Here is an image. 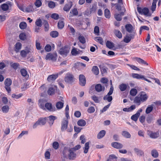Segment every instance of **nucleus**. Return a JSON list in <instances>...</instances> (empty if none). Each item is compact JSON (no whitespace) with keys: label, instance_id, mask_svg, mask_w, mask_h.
I'll list each match as a JSON object with an SVG mask.
<instances>
[{"label":"nucleus","instance_id":"nucleus-64","mask_svg":"<svg viewBox=\"0 0 161 161\" xmlns=\"http://www.w3.org/2000/svg\"><path fill=\"white\" fill-rule=\"evenodd\" d=\"M95 109L94 108L91 106L90 107L87 109V112L89 113H92L95 111Z\"/></svg>","mask_w":161,"mask_h":161},{"label":"nucleus","instance_id":"nucleus-40","mask_svg":"<svg viewBox=\"0 0 161 161\" xmlns=\"http://www.w3.org/2000/svg\"><path fill=\"white\" fill-rule=\"evenodd\" d=\"M81 52L82 51L79 50L77 51L76 48H74L72 49L71 53L73 55L75 56L80 53V52Z\"/></svg>","mask_w":161,"mask_h":161},{"label":"nucleus","instance_id":"nucleus-2","mask_svg":"<svg viewBox=\"0 0 161 161\" xmlns=\"http://www.w3.org/2000/svg\"><path fill=\"white\" fill-rule=\"evenodd\" d=\"M74 76L72 74L68 73L66 74L64 80L68 83L72 84L74 82Z\"/></svg>","mask_w":161,"mask_h":161},{"label":"nucleus","instance_id":"nucleus-9","mask_svg":"<svg viewBox=\"0 0 161 161\" xmlns=\"http://www.w3.org/2000/svg\"><path fill=\"white\" fill-rule=\"evenodd\" d=\"M79 84L82 86H84L86 84V79L83 75H80L79 76Z\"/></svg>","mask_w":161,"mask_h":161},{"label":"nucleus","instance_id":"nucleus-18","mask_svg":"<svg viewBox=\"0 0 161 161\" xmlns=\"http://www.w3.org/2000/svg\"><path fill=\"white\" fill-rule=\"evenodd\" d=\"M70 150V148H69L67 147H65L64 148L63 154L64 158H66L68 157Z\"/></svg>","mask_w":161,"mask_h":161},{"label":"nucleus","instance_id":"nucleus-20","mask_svg":"<svg viewBox=\"0 0 161 161\" xmlns=\"http://www.w3.org/2000/svg\"><path fill=\"white\" fill-rule=\"evenodd\" d=\"M47 118L49 119V121L48 123L50 125H52L53 124L54 120L57 118L56 116L53 115H50Z\"/></svg>","mask_w":161,"mask_h":161},{"label":"nucleus","instance_id":"nucleus-30","mask_svg":"<svg viewBox=\"0 0 161 161\" xmlns=\"http://www.w3.org/2000/svg\"><path fill=\"white\" fill-rule=\"evenodd\" d=\"M106 131L104 130H102L98 134L97 137L98 139L103 137L105 135Z\"/></svg>","mask_w":161,"mask_h":161},{"label":"nucleus","instance_id":"nucleus-27","mask_svg":"<svg viewBox=\"0 0 161 161\" xmlns=\"http://www.w3.org/2000/svg\"><path fill=\"white\" fill-rule=\"evenodd\" d=\"M76 156V154L73 152V148H70V151L68 156V157L69 158V159H72L73 158H75Z\"/></svg>","mask_w":161,"mask_h":161},{"label":"nucleus","instance_id":"nucleus-63","mask_svg":"<svg viewBox=\"0 0 161 161\" xmlns=\"http://www.w3.org/2000/svg\"><path fill=\"white\" fill-rule=\"evenodd\" d=\"M72 12L73 14L74 15L76 16L78 14V13L77 9L76 8H74L71 10V11L70 12L71 13Z\"/></svg>","mask_w":161,"mask_h":161},{"label":"nucleus","instance_id":"nucleus-25","mask_svg":"<svg viewBox=\"0 0 161 161\" xmlns=\"http://www.w3.org/2000/svg\"><path fill=\"white\" fill-rule=\"evenodd\" d=\"M92 70V72L96 75H98L99 73V69L97 66H93Z\"/></svg>","mask_w":161,"mask_h":161},{"label":"nucleus","instance_id":"nucleus-37","mask_svg":"<svg viewBox=\"0 0 161 161\" xmlns=\"http://www.w3.org/2000/svg\"><path fill=\"white\" fill-rule=\"evenodd\" d=\"M106 45L107 47L110 49H112L114 47V44L108 41L107 42Z\"/></svg>","mask_w":161,"mask_h":161},{"label":"nucleus","instance_id":"nucleus-31","mask_svg":"<svg viewBox=\"0 0 161 161\" xmlns=\"http://www.w3.org/2000/svg\"><path fill=\"white\" fill-rule=\"evenodd\" d=\"M46 118L40 119L37 121L38 122L39 125H44L46 122Z\"/></svg>","mask_w":161,"mask_h":161},{"label":"nucleus","instance_id":"nucleus-58","mask_svg":"<svg viewBox=\"0 0 161 161\" xmlns=\"http://www.w3.org/2000/svg\"><path fill=\"white\" fill-rule=\"evenodd\" d=\"M48 7L51 8H53L55 6V3L53 1H49L48 3Z\"/></svg>","mask_w":161,"mask_h":161},{"label":"nucleus","instance_id":"nucleus-55","mask_svg":"<svg viewBox=\"0 0 161 161\" xmlns=\"http://www.w3.org/2000/svg\"><path fill=\"white\" fill-rule=\"evenodd\" d=\"M36 26L41 27L42 26V21L40 19H38L36 20L35 22Z\"/></svg>","mask_w":161,"mask_h":161},{"label":"nucleus","instance_id":"nucleus-15","mask_svg":"<svg viewBox=\"0 0 161 161\" xmlns=\"http://www.w3.org/2000/svg\"><path fill=\"white\" fill-rule=\"evenodd\" d=\"M44 107H45L47 110L50 111H54L55 110V107H53L52 104L50 103H46L45 104Z\"/></svg>","mask_w":161,"mask_h":161},{"label":"nucleus","instance_id":"nucleus-62","mask_svg":"<svg viewBox=\"0 0 161 161\" xmlns=\"http://www.w3.org/2000/svg\"><path fill=\"white\" fill-rule=\"evenodd\" d=\"M19 37L21 40H24L26 38V35L25 33H22L19 35Z\"/></svg>","mask_w":161,"mask_h":161},{"label":"nucleus","instance_id":"nucleus-21","mask_svg":"<svg viewBox=\"0 0 161 161\" xmlns=\"http://www.w3.org/2000/svg\"><path fill=\"white\" fill-rule=\"evenodd\" d=\"M34 11V9L32 4L29 5L25 9V11L27 13L33 12Z\"/></svg>","mask_w":161,"mask_h":161},{"label":"nucleus","instance_id":"nucleus-17","mask_svg":"<svg viewBox=\"0 0 161 161\" xmlns=\"http://www.w3.org/2000/svg\"><path fill=\"white\" fill-rule=\"evenodd\" d=\"M31 51H32V50L30 48L26 49L25 51L23 50L21 51L20 54L22 57L24 58L26 56L27 54L29 53H30Z\"/></svg>","mask_w":161,"mask_h":161},{"label":"nucleus","instance_id":"nucleus-38","mask_svg":"<svg viewBox=\"0 0 161 161\" xmlns=\"http://www.w3.org/2000/svg\"><path fill=\"white\" fill-rule=\"evenodd\" d=\"M122 135L123 136L126 138H130L131 137V135L130 133L127 131H123L122 132Z\"/></svg>","mask_w":161,"mask_h":161},{"label":"nucleus","instance_id":"nucleus-41","mask_svg":"<svg viewBox=\"0 0 161 161\" xmlns=\"http://www.w3.org/2000/svg\"><path fill=\"white\" fill-rule=\"evenodd\" d=\"M127 87V85L126 84L122 83L119 85V88L121 91H125Z\"/></svg>","mask_w":161,"mask_h":161},{"label":"nucleus","instance_id":"nucleus-24","mask_svg":"<svg viewBox=\"0 0 161 161\" xmlns=\"http://www.w3.org/2000/svg\"><path fill=\"white\" fill-rule=\"evenodd\" d=\"M149 133V135L150 137L153 138H157L159 136V133L158 132H150Z\"/></svg>","mask_w":161,"mask_h":161},{"label":"nucleus","instance_id":"nucleus-46","mask_svg":"<svg viewBox=\"0 0 161 161\" xmlns=\"http://www.w3.org/2000/svg\"><path fill=\"white\" fill-rule=\"evenodd\" d=\"M50 35L53 37H56L58 35V33L56 31H53L50 32Z\"/></svg>","mask_w":161,"mask_h":161},{"label":"nucleus","instance_id":"nucleus-60","mask_svg":"<svg viewBox=\"0 0 161 161\" xmlns=\"http://www.w3.org/2000/svg\"><path fill=\"white\" fill-rule=\"evenodd\" d=\"M114 18L118 21H120L122 19L121 15L118 14H115L114 15Z\"/></svg>","mask_w":161,"mask_h":161},{"label":"nucleus","instance_id":"nucleus-48","mask_svg":"<svg viewBox=\"0 0 161 161\" xmlns=\"http://www.w3.org/2000/svg\"><path fill=\"white\" fill-rule=\"evenodd\" d=\"M95 41L99 42L100 44L103 45V43L102 38L101 37L97 36L95 38Z\"/></svg>","mask_w":161,"mask_h":161},{"label":"nucleus","instance_id":"nucleus-10","mask_svg":"<svg viewBox=\"0 0 161 161\" xmlns=\"http://www.w3.org/2000/svg\"><path fill=\"white\" fill-rule=\"evenodd\" d=\"M12 6L11 3H3L0 7L3 11H6L8 10L9 8L11 7Z\"/></svg>","mask_w":161,"mask_h":161},{"label":"nucleus","instance_id":"nucleus-8","mask_svg":"<svg viewBox=\"0 0 161 161\" xmlns=\"http://www.w3.org/2000/svg\"><path fill=\"white\" fill-rule=\"evenodd\" d=\"M69 52V50L66 47L62 48L59 50V53L60 54L64 57L66 56Z\"/></svg>","mask_w":161,"mask_h":161},{"label":"nucleus","instance_id":"nucleus-50","mask_svg":"<svg viewBox=\"0 0 161 161\" xmlns=\"http://www.w3.org/2000/svg\"><path fill=\"white\" fill-rule=\"evenodd\" d=\"M104 15L106 18H109L110 17L109 10L108 9H106L104 11Z\"/></svg>","mask_w":161,"mask_h":161},{"label":"nucleus","instance_id":"nucleus-45","mask_svg":"<svg viewBox=\"0 0 161 161\" xmlns=\"http://www.w3.org/2000/svg\"><path fill=\"white\" fill-rule=\"evenodd\" d=\"M20 73L23 77H25L27 75L28 73L26 69L24 68L21 69L20 70Z\"/></svg>","mask_w":161,"mask_h":161},{"label":"nucleus","instance_id":"nucleus-14","mask_svg":"<svg viewBox=\"0 0 161 161\" xmlns=\"http://www.w3.org/2000/svg\"><path fill=\"white\" fill-rule=\"evenodd\" d=\"M57 78V76L55 74H52L48 76L47 80L49 82H52L54 81Z\"/></svg>","mask_w":161,"mask_h":161},{"label":"nucleus","instance_id":"nucleus-56","mask_svg":"<svg viewBox=\"0 0 161 161\" xmlns=\"http://www.w3.org/2000/svg\"><path fill=\"white\" fill-rule=\"evenodd\" d=\"M34 4L37 8H39L41 6L42 3L40 0H36Z\"/></svg>","mask_w":161,"mask_h":161},{"label":"nucleus","instance_id":"nucleus-54","mask_svg":"<svg viewBox=\"0 0 161 161\" xmlns=\"http://www.w3.org/2000/svg\"><path fill=\"white\" fill-rule=\"evenodd\" d=\"M137 91L136 89L133 88L130 90V94L132 96H135L137 94Z\"/></svg>","mask_w":161,"mask_h":161},{"label":"nucleus","instance_id":"nucleus-35","mask_svg":"<svg viewBox=\"0 0 161 161\" xmlns=\"http://www.w3.org/2000/svg\"><path fill=\"white\" fill-rule=\"evenodd\" d=\"M134 150L136 153L139 156H141L144 153L143 151L140 150L138 148H135L134 149Z\"/></svg>","mask_w":161,"mask_h":161},{"label":"nucleus","instance_id":"nucleus-16","mask_svg":"<svg viewBox=\"0 0 161 161\" xmlns=\"http://www.w3.org/2000/svg\"><path fill=\"white\" fill-rule=\"evenodd\" d=\"M111 145L113 147L117 149H120L123 147V145L122 144L116 142H112L111 143Z\"/></svg>","mask_w":161,"mask_h":161},{"label":"nucleus","instance_id":"nucleus-59","mask_svg":"<svg viewBox=\"0 0 161 161\" xmlns=\"http://www.w3.org/2000/svg\"><path fill=\"white\" fill-rule=\"evenodd\" d=\"M59 146V143L57 142H54L53 143V147L56 150L58 148Z\"/></svg>","mask_w":161,"mask_h":161},{"label":"nucleus","instance_id":"nucleus-33","mask_svg":"<svg viewBox=\"0 0 161 161\" xmlns=\"http://www.w3.org/2000/svg\"><path fill=\"white\" fill-rule=\"evenodd\" d=\"M89 142H87L85 144V146L83 148L84 153H87L89 147Z\"/></svg>","mask_w":161,"mask_h":161},{"label":"nucleus","instance_id":"nucleus-26","mask_svg":"<svg viewBox=\"0 0 161 161\" xmlns=\"http://www.w3.org/2000/svg\"><path fill=\"white\" fill-rule=\"evenodd\" d=\"M64 103L61 102L59 101L56 103V106L58 109H62L64 106Z\"/></svg>","mask_w":161,"mask_h":161},{"label":"nucleus","instance_id":"nucleus-43","mask_svg":"<svg viewBox=\"0 0 161 161\" xmlns=\"http://www.w3.org/2000/svg\"><path fill=\"white\" fill-rule=\"evenodd\" d=\"M154 119L152 115H148L146 118V120L148 123H151L152 121Z\"/></svg>","mask_w":161,"mask_h":161},{"label":"nucleus","instance_id":"nucleus-6","mask_svg":"<svg viewBox=\"0 0 161 161\" xmlns=\"http://www.w3.org/2000/svg\"><path fill=\"white\" fill-rule=\"evenodd\" d=\"M68 124V120L66 118L63 119L61 123V130L62 131H65L67 129Z\"/></svg>","mask_w":161,"mask_h":161},{"label":"nucleus","instance_id":"nucleus-12","mask_svg":"<svg viewBox=\"0 0 161 161\" xmlns=\"http://www.w3.org/2000/svg\"><path fill=\"white\" fill-rule=\"evenodd\" d=\"M141 98V100L142 102H144L146 101L148 98V96L143 92H141L138 95Z\"/></svg>","mask_w":161,"mask_h":161},{"label":"nucleus","instance_id":"nucleus-57","mask_svg":"<svg viewBox=\"0 0 161 161\" xmlns=\"http://www.w3.org/2000/svg\"><path fill=\"white\" fill-rule=\"evenodd\" d=\"M9 108L8 106L5 105L3 106L2 108V110L3 113H7L8 112Z\"/></svg>","mask_w":161,"mask_h":161},{"label":"nucleus","instance_id":"nucleus-61","mask_svg":"<svg viewBox=\"0 0 161 161\" xmlns=\"http://www.w3.org/2000/svg\"><path fill=\"white\" fill-rule=\"evenodd\" d=\"M36 48L38 50H40L42 49V46L41 45L40 43L38 41H36Z\"/></svg>","mask_w":161,"mask_h":161},{"label":"nucleus","instance_id":"nucleus-42","mask_svg":"<svg viewBox=\"0 0 161 161\" xmlns=\"http://www.w3.org/2000/svg\"><path fill=\"white\" fill-rule=\"evenodd\" d=\"M153 109L152 105L149 106L146 109L145 112L147 114H148L151 112Z\"/></svg>","mask_w":161,"mask_h":161},{"label":"nucleus","instance_id":"nucleus-1","mask_svg":"<svg viewBox=\"0 0 161 161\" xmlns=\"http://www.w3.org/2000/svg\"><path fill=\"white\" fill-rule=\"evenodd\" d=\"M137 9L139 14H143L147 16H150L151 15V14L149 13V10L147 8H145L142 9L141 8L138 7Z\"/></svg>","mask_w":161,"mask_h":161},{"label":"nucleus","instance_id":"nucleus-36","mask_svg":"<svg viewBox=\"0 0 161 161\" xmlns=\"http://www.w3.org/2000/svg\"><path fill=\"white\" fill-rule=\"evenodd\" d=\"M114 32L115 36L118 38L119 39L122 38V34L120 31L118 30H115Z\"/></svg>","mask_w":161,"mask_h":161},{"label":"nucleus","instance_id":"nucleus-7","mask_svg":"<svg viewBox=\"0 0 161 161\" xmlns=\"http://www.w3.org/2000/svg\"><path fill=\"white\" fill-rule=\"evenodd\" d=\"M57 91V87L55 86H52L49 88L47 92L48 95H54Z\"/></svg>","mask_w":161,"mask_h":161},{"label":"nucleus","instance_id":"nucleus-49","mask_svg":"<svg viewBox=\"0 0 161 161\" xmlns=\"http://www.w3.org/2000/svg\"><path fill=\"white\" fill-rule=\"evenodd\" d=\"M64 23L63 21H59L58 24V28L60 29H62L64 26Z\"/></svg>","mask_w":161,"mask_h":161},{"label":"nucleus","instance_id":"nucleus-44","mask_svg":"<svg viewBox=\"0 0 161 161\" xmlns=\"http://www.w3.org/2000/svg\"><path fill=\"white\" fill-rule=\"evenodd\" d=\"M10 65L11 66L15 69H17L19 67V64L18 63H10Z\"/></svg>","mask_w":161,"mask_h":161},{"label":"nucleus","instance_id":"nucleus-3","mask_svg":"<svg viewBox=\"0 0 161 161\" xmlns=\"http://www.w3.org/2000/svg\"><path fill=\"white\" fill-rule=\"evenodd\" d=\"M114 91V87L112 86H111L110 88L108 94L103 98V99L104 100H107L108 102H110L113 99V97L110 95L113 93Z\"/></svg>","mask_w":161,"mask_h":161},{"label":"nucleus","instance_id":"nucleus-5","mask_svg":"<svg viewBox=\"0 0 161 161\" xmlns=\"http://www.w3.org/2000/svg\"><path fill=\"white\" fill-rule=\"evenodd\" d=\"M135 35V32H133V33L130 34L129 35H126L123 40L124 42L126 43L129 42L132 39H133L134 38Z\"/></svg>","mask_w":161,"mask_h":161},{"label":"nucleus","instance_id":"nucleus-34","mask_svg":"<svg viewBox=\"0 0 161 161\" xmlns=\"http://www.w3.org/2000/svg\"><path fill=\"white\" fill-rule=\"evenodd\" d=\"M132 77L134 78H136L138 79H142L144 78V76L139 75L138 74H132Z\"/></svg>","mask_w":161,"mask_h":161},{"label":"nucleus","instance_id":"nucleus-51","mask_svg":"<svg viewBox=\"0 0 161 161\" xmlns=\"http://www.w3.org/2000/svg\"><path fill=\"white\" fill-rule=\"evenodd\" d=\"M19 26L21 29H24L26 28L27 24L24 22H22L20 23Z\"/></svg>","mask_w":161,"mask_h":161},{"label":"nucleus","instance_id":"nucleus-22","mask_svg":"<svg viewBox=\"0 0 161 161\" xmlns=\"http://www.w3.org/2000/svg\"><path fill=\"white\" fill-rule=\"evenodd\" d=\"M126 30L129 33H133V28L131 25L130 24H126L125 26Z\"/></svg>","mask_w":161,"mask_h":161},{"label":"nucleus","instance_id":"nucleus-4","mask_svg":"<svg viewBox=\"0 0 161 161\" xmlns=\"http://www.w3.org/2000/svg\"><path fill=\"white\" fill-rule=\"evenodd\" d=\"M57 58V55L56 53H48L46 55L45 59L47 60H50L53 62H55Z\"/></svg>","mask_w":161,"mask_h":161},{"label":"nucleus","instance_id":"nucleus-23","mask_svg":"<svg viewBox=\"0 0 161 161\" xmlns=\"http://www.w3.org/2000/svg\"><path fill=\"white\" fill-rule=\"evenodd\" d=\"M39 104L40 107L43 109H45L44 103L46 102V101L44 99H40L39 101Z\"/></svg>","mask_w":161,"mask_h":161},{"label":"nucleus","instance_id":"nucleus-29","mask_svg":"<svg viewBox=\"0 0 161 161\" xmlns=\"http://www.w3.org/2000/svg\"><path fill=\"white\" fill-rule=\"evenodd\" d=\"M141 102H142V101L141 100V98L139 96H136L135 97L134 100V103L139 105L141 104Z\"/></svg>","mask_w":161,"mask_h":161},{"label":"nucleus","instance_id":"nucleus-13","mask_svg":"<svg viewBox=\"0 0 161 161\" xmlns=\"http://www.w3.org/2000/svg\"><path fill=\"white\" fill-rule=\"evenodd\" d=\"M105 87L101 84H97L95 86V89L97 92H103L105 90Z\"/></svg>","mask_w":161,"mask_h":161},{"label":"nucleus","instance_id":"nucleus-39","mask_svg":"<svg viewBox=\"0 0 161 161\" xmlns=\"http://www.w3.org/2000/svg\"><path fill=\"white\" fill-rule=\"evenodd\" d=\"M12 83V80L9 78L6 79L4 81L5 86H10Z\"/></svg>","mask_w":161,"mask_h":161},{"label":"nucleus","instance_id":"nucleus-32","mask_svg":"<svg viewBox=\"0 0 161 161\" xmlns=\"http://www.w3.org/2000/svg\"><path fill=\"white\" fill-rule=\"evenodd\" d=\"M86 121L82 119H80L77 122L78 125L80 126H84L86 125Z\"/></svg>","mask_w":161,"mask_h":161},{"label":"nucleus","instance_id":"nucleus-28","mask_svg":"<svg viewBox=\"0 0 161 161\" xmlns=\"http://www.w3.org/2000/svg\"><path fill=\"white\" fill-rule=\"evenodd\" d=\"M43 25L44 26V30L46 31H47L49 30V25L48 22L46 20H43Z\"/></svg>","mask_w":161,"mask_h":161},{"label":"nucleus","instance_id":"nucleus-11","mask_svg":"<svg viewBox=\"0 0 161 161\" xmlns=\"http://www.w3.org/2000/svg\"><path fill=\"white\" fill-rule=\"evenodd\" d=\"M142 109H140L137 111L136 114L132 116L131 119L134 121H136L140 115V113L142 112Z\"/></svg>","mask_w":161,"mask_h":161},{"label":"nucleus","instance_id":"nucleus-19","mask_svg":"<svg viewBox=\"0 0 161 161\" xmlns=\"http://www.w3.org/2000/svg\"><path fill=\"white\" fill-rule=\"evenodd\" d=\"M72 2H69L64 6L63 9L66 12L69 11L72 6Z\"/></svg>","mask_w":161,"mask_h":161},{"label":"nucleus","instance_id":"nucleus-53","mask_svg":"<svg viewBox=\"0 0 161 161\" xmlns=\"http://www.w3.org/2000/svg\"><path fill=\"white\" fill-rule=\"evenodd\" d=\"M21 44L20 42H17V43L15 45V47L16 48L15 51L16 52H18L19 50L21 48Z\"/></svg>","mask_w":161,"mask_h":161},{"label":"nucleus","instance_id":"nucleus-52","mask_svg":"<svg viewBox=\"0 0 161 161\" xmlns=\"http://www.w3.org/2000/svg\"><path fill=\"white\" fill-rule=\"evenodd\" d=\"M151 154L153 157L154 158H157L158 156V153L157 151L156 150H152Z\"/></svg>","mask_w":161,"mask_h":161},{"label":"nucleus","instance_id":"nucleus-47","mask_svg":"<svg viewBox=\"0 0 161 161\" xmlns=\"http://www.w3.org/2000/svg\"><path fill=\"white\" fill-rule=\"evenodd\" d=\"M78 39L80 42L83 44H84L86 42V39L83 36L80 35L78 37Z\"/></svg>","mask_w":161,"mask_h":161}]
</instances>
